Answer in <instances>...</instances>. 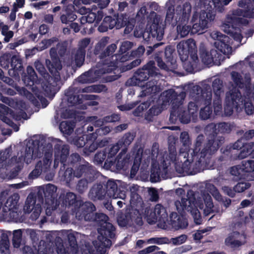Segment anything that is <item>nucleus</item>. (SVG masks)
I'll return each instance as SVG.
<instances>
[{
    "label": "nucleus",
    "mask_w": 254,
    "mask_h": 254,
    "mask_svg": "<svg viewBox=\"0 0 254 254\" xmlns=\"http://www.w3.org/2000/svg\"><path fill=\"white\" fill-rule=\"evenodd\" d=\"M176 144H168L169 154L166 156L165 160L169 165L174 163L175 170L180 174L186 173L193 175L200 172L203 167L208 165L211 156L219 148V144H194L191 150L190 145L183 144L177 155Z\"/></svg>",
    "instance_id": "f257e3e1"
},
{
    "label": "nucleus",
    "mask_w": 254,
    "mask_h": 254,
    "mask_svg": "<svg viewBox=\"0 0 254 254\" xmlns=\"http://www.w3.org/2000/svg\"><path fill=\"white\" fill-rule=\"evenodd\" d=\"M199 7L193 14L191 22L192 28L185 24L186 19L190 12L191 6L189 4L184 5L185 12H183L184 20L183 23L177 27V32L181 37L187 36L190 31L192 34L203 33V31L208 28V23L213 21L215 16V13L211 8L209 3H207L206 0H200Z\"/></svg>",
    "instance_id": "f03ea898"
},
{
    "label": "nucleus",
    "mask_w": 254,
    "mask_h": 254,
    "mask_svg": "<svg viewBox=\"0 0 254 254\" xmlns=\"http://www.w3.org/2000/svg\"><path fill=\"white\" fill-rule=\"evenodd\" d=\"M238 6V9L227 15L221 25L222 29L237 43L234 47L238 46L242 39L240 25L248 23L247 18L254 17V0H240Z\"/></svg>",
    "instance_id": "7ed1b4c3"
},
{
    "label": "nucleus",
    "mask_w": 254,
    "mask_h": 254,
    "mask_svg": "<svg viewBox=\"0 0 254 254\" xmlns=\"http://www.w3.org/2000/svg\"><path fill=\"white\" fill-rule=\"evenodd\" d=\"M136 187H132L130 191V205L117 213V220L119 226L131 227L141 226L143 224L142 214L144 204L141 197L135 191Z\"/></svg>",
    "instance_id": "20e7f679"
},
{
    "label": "nucleus",
    "mask_w": 254,
    "mask_h": 254,
    "mask_svg": "<svg viewBox=\"0 0 254 254\" xmlns=\"http://www.w3.org/2000/svg\"><path fill=\"white\" fill-rule=\"evenodd\" d=\"M28 146L26 144V152L31 156L32 159L40 158L36 164L35 169L29 174L28 178L34 179L39 177L42 173H45L50 170L52 162L53 148L52 144H31Z\"/></svg>",
    "instance_id": "39448f33"
},
{
    "label": "nucleus",
    "mask_w": 254,
    "mask_h": 254,
    "mask_svg": "<svg viewBox=\"0 0 254 254\" xmlns=\"http://www.w3.org/2000/svg\"><path fill=\"white\" fill-rule=\"evenodd\" d=\"M108 220L109 217L107 215L104 218L99 217L95 222L98 226L97 230L100 235L92 242L94 249L91 247L88 249L90 254H105L107 249L111 246V239L115 238L116 228Z\"/></svg>",
    "instance_id": "423d86ee"
},
{
    "label": "nucleus",
    "mask_w": 254,
    "mask_h": 254,
    "mask_svg": "<svg viewBox=\"0 0 254 254\" xmlns=\"http://www.w3.org/2000/svg\"><path fill=\"white\" fill-rule=\"evenodd\" d=\"M222 144H219V145ZM227 144L225 147H220L222 155L218 158V161H231L235 160H241L246 158L249 155L252 156V149L254 147V144H242L240 146L239 144H232L233 146Z\"/></svg>",
    "instance_id": "0eeeda50"
},
{
    "label": "nucleus",
    "mask_w": 254,
    "mask_h": 254,
    "mask_svg": "<svg viewBox=\"0 0 254 254\" xmlns=\"http://www.w3.org/2000/svg\"><path fill=\"white\" fill-rule=\"evenodd\" d=\"M69 154V146L68 144H64L62 147L60 144H56L55 146V158L54 161V168L56 169L59 166V163H61V168L60 173L64 172L63 177L64 180L67 183H69L73 177L74 170L72 167H67L66 160Z\"/></svg>",
    "instance_id": "6e6552de"
},
{
    "label": "nucleus",
    "mask_w": 254,
    "mask_h": 254,
    "mask_svg": "<svg viewBox=\"0 0 254 254\" xmlns=\"http://www.w3.org/2000/svg\"><path fill=\"white\" fill-rule=\"evenodd\" d=\"M178 53L184 62V67L186 71L191 72L195 63L197 60L196 45L194 41L189 39L180 42L177 46Z\"/></svg>",
    "instance_id": "1a4fd4ad"
},
{
    "label": "nucleus",
    "mask_w": 254,
    "mask_h": 254,
    "mask_svg": "<svg viewBox=\"0 0 254 254\" xmlns=\"http://www.w3.org/2000/svg\"><path fill=\"white\" fill-rule=\"evenodd\" d=\"M187 198H182L181 202L179 201L182 210H184V205L186 206H192L193 205L198 206L200 209L204 208V203L205 205V208L204 209V213L206 216L208 215L213 212V207L214 206L212 199L211 195L206 192H203L201 193V197H199L197 200L196 199L194 192L192 190H189L187 194Z\"/></svg>",
    "instance_id": "9d476101"
},
{
    "label": "nucleus",
    "mask_w": 254,
    "mask_h": 254,
    "mask_svg": "<svg viewBox=\"0 0 254 254\" xmlns=\"http://www.w3.org/2000/svg\"><path fill=\"white\" fill-rule=\"evenodd\" d=\"M96 210L94 204L90 201H86L82 204L79 202V205L75 208L76 218L79 221L84 220L95 222L99 217L103 218L107 217V215L103 213H96Z\"/></svg>",
    "instance_id": "9b49d317"
},
{
    "label": "nucleus",
    "mask_w": 254,
    "mask_h": 254,
    "mask_svg": "<svg viewBox=\"0 0 254 254\" xmlns=\"http://www.w3.org/2000/svg\"><path fill=\"white\" fill-rule=\"evenodd\" d=\"M110 148H105L102 151H98L94 157V162L97 165H102L104 161V167L109 170L112 168L113 162V157L115 156L119 151L121 146L126 144H113Z\"/></svg>",
    "instance_id": "f8f14e48"
},
{
    "label": "nucleus",
    "mask_w": 254,
    "mask_h": 254,
    "mask_svg": "<svg viewBox=\"0 0 254 254\" xmlns=\"http://www.w3.org/2000/svg\"><path fill=\"white\" fill-rule=\"evenodd\" d=\"M76 234L70 232L67 234V241L64 243L61 238H58L55 244L57 254H76L78 252Z\"/></svg>",
    "instance_id": "ddd939ff"
},
{
    "label": "nucleus",
    "mask_w": 254,
    "mask_h": 254,
    "mask_svg": "<svg viewBox=\"0 0 254 254\" xmlns=\"http://www.w3.org/2000/svg\"><path fill=\"white\" fill-rule=\"evenodd\" d=\"M106 194L110 198H121L124 199L126 197V193L128 192V186L121 181H115L109 179L104 184Z\"/></svg>",
    "instance_id": "4468645a"
},
{
    "label": "nucleus",
    "mask_w": 254,
    "mask_h": 254,
    "mask_svg": "<svg viewBox=\"0 0 254 254\" xmlns=\"http://www.w3.org/2000/svg\"><path fill=\"white\" fill-rule=\"evenodd\" d=\"M240 93L238 92L236 87L231 89V92L226 95V104L224 107L225 114L226 116H230L233 113V108L235 106L238 111L239 108H241L243 105V100L240 98Z\"/></svg>",
    "instance_id": "2eb2a0df"
},
{
    "label": "nucleus",
    "mask_w": 254,
    "mask_h": 254,
    "mask_svg": "<svg viewBox=\"0 0 254 254\" xmlns=\"http://www.w3.org/2000/svg\"><path fill=\"white\" fill-rule=\"evenodd\" d=\"M211 36L212 38L216 39L215 43V47L221 53L225 55H229L232 53L233 42H231L228 36L223 35L217 31L212 32Z\"/></svg>",
    "instance_id": "dca6fc26"
},
{
    "label": "nucleus",
    "mask_w": 254,
    "mask_h": 254,
    "mask_svg": "<svg viewBox=\"0 0 254 254\" xmlns=\"http://www.w3.org/2000/svg\"><path fill=\"white\" fill-rule=\"evenodd\" d=\"M127 147L125 145L116 158L115 156L113 157L112 161L115 162L112 167H115L118 170H127L131 160L130 155L127 154Z\"/></svg>",
    "instance_id": "f3484780"
},
{
    "label": "nucleus",
    "mask_w": 254,
    "mask_h": 254,
    "mask_svg": "<svg viewBox=\"0 0 254 254\" xmlns=\"http://www.w3.org/2000/svg\"><path fill=\"white\" fill-rule=\"evenodd\" d=\"M163 166L153 164L151 165L150 180L152 183H156L161 181V178L166 179L168 174V164L165 159L163 161Z\"/></svg>",
    "instance_id": "a211bd4d"
},
{
    "label": "nucleus",
    "mask_w": 254,
    "mask_h": 254,
    "mask_svg": "<svg viewBox=\"0 0 254 254\" xmlns=\"http://www.w3.org/2000/svg\"><path fill=\"white\" fill-rule=\"evenodd\" d=\"M246 239L247 235L245 232L233 231L225 239V243L226 246L236 249L244 245L246 242Z\"/></svg>",
    "instance_id": "6ab92c4d"
},
{
    "label": "nucleus",
    "mask_w": 254,
    "mask_h": 254,
    "mask_svg": "<svg viewBox=\"0 0 254 254\" xmlns=\"http://www.w3.org/2000/svg\"><path fill=\"white\" fill-rule=\"evenodd\" d=\"M23 254H56L55 248L50 244L43 243L38 246V249L25 246L23 249Z\"/></svg>",
    "instance_id": "aec40b11"
},
{
    "label": "nucleus",
    "mask_w": 254,
    "mask_h": 254,
    "mask_svg": "<svg viewBox=\"0 0 254 254\" xmlns=\"http://www.w3.org/2000/svg\"><path fill=\"white\" fill-rule=\"evenodd\" d=\"M107 193L104 184L100 183L94 184L90 188L88 194V197L92 200L95 201L103 200Z\"/></svg>",
    "instance_id": "412c9836"
},
{
    "label": "nucleus",
    "mask_w": 254,
    "mask_h": 254,
    "mask_svg": "<svg viewBox=\"0 0 254 254\" xmlns=\"http://www.w3.org/2000/svg\"><path fill=\"white\" fill-rule=\"evenodd\" d=\"M202 62L206 65H211L213 63L217 64L221 58L215 50L210 51H202L200 53Z\"/></svg>",
    "instance_id": "4be33fe9"
},
{
    "label": "nucleus",
    "mask_w": 254,
    "mask_h": 254,
    "mask_svg": "<svg viewBox=\"0 0 254 254\" xmlns=\"http://www.w3.org/2000/svg\"><path fill=\"white\" fill-rule=\"evenodd\" d=\"M73 10L77 11L82 15H85L89 11L85 6H82L77 10V8H75L74 6L72 5H68L65 9L67 15H63L61 17V21L63 23H67L68 21H72L76 18V15L73 13H70V12L73 11Z\"/></svg>",
    "instance_id": "5701e85b"
},
{
    "label": "nucleus",
    "mask_w": 254,
    "mask_h": 254,
    "mask_svg": "<svg viewBox=\"0 0 254 254\" xmlns=\"http://www.w3.org/2000/svg\"><path fill=\"white\" fill-rule=\"evenodd\" d=\"M57 187L52 184L47 185L43 189L45 203L60 202L57 199Z\"/></svg>",
    "instance_id": "b1692460"
},
{
    "label": "nucleus",
    "mask_w": 254,
    "mask_h": 254,
    "mask_svg": "<svg viewBox=\"0 0 254 254\" xmlns=\"http://www.w3.org/2000/svg\"><path fill=\"white\" fill-rule=\"evenodd\" d=\"M134 149L136 150L134 152V159L132 166L130 170V175L135 176L137 174L142 160V153L143 151V147L140 146L138 147V144H134Z\"/></svg>",
    "instance_id": "393cba45"
},
{
    "label": "nucleus",
    "mask_w": 254,
    "mask_h": 254,
    "mask_svg": "<svg viewBox=\"0 0 254 254\" xmlns=\"http://www.w3.org/2000/svg\"><path fill=\"white\" fill-rule=\"evenodd\" d=\"M170 224L176 229L185 228L188 225L187 219L183 215H179L177 212H172L170 215Z\"/></svg>",
    "instance_id": "a878e982"
},
{
    "label": "nucleus",
    "mask_w": 254,
    "mask_h": 254,
    "mask_svg": "<svg viewBox=\"0 0 254 254\" xmlns=\"http://www.w3.org/2000/svg\"><path fill=\"white\" fill-rule=\"evenodd\" d=\"M242 170L247 173V177L251 181L254 180V160L243 161L242 162Z\"/></svg>",
    "instance_id": "bb28decb"
},
{
    "label": "nucleus",
    "mask_w": 254,
    "mask_h": 254,
    "mask_svg": "<svg viewBox=\"0 0 254 254\" xmlns=\"http://www.w3.org/2000/svg\"><path fill=\"white\" fill-rule=\"evenodd\" d=\"M153 218L156 220L164 221L167 218L168 214L165 208L161 204H157L153 210Z\"/></svg>",
    "instance_id": "cd10ccee"
},
{
    "label": "nucleus",
    "mask_w": 254,
    "mask_h": 254,
    "mask_svg": "<svg viewBox=\"0 0 254 254\" xmlns=\"http://www.w3.org/2000/svg\"><path fill=\"white\" fill-rule=\"evenodd\" d=\"M184 206H184L185 209L183 210L187 211L191 214L194 219V222L197 225L201 224L202 218L200 213L198 209V206L194 205L192 206H190V205H189V206H186L185 205Z\"/></svg>",
    "instance_id": "c85d7f7f"
},
{
    "label": "nucleus",
    "mask_w": 254,
    "mask_h": 254,
    "mask_svg": "<svg viewBox=\"0 0 254 254\" xmlns=\"http://www.w3.org/2000/svg\"><path fill=\"white\" fill-rule=\"evenodd\" d=\"M79 203L76 199V194L72 192H68L66 193L64 198L63 201V206L69 207L71 206H74V209L75 206L78 205Z\"/></svg>",
    "instance_id": "c756f323"
},
{
    "label": "nucleus",
    "mask_w": 254,
    "mask_h": 254,
    "mask_svg": "<svg viewBox=\"0 0 254 254\" xmlns=\"http://www.w3.org/2000/svg\"><path fill=\"white\" fill-rule=\"evenodd\" d=\"M19 199V195L17 193L13 194L7 198L4 204V207H6L8 211L17 210Z\"/></svg>",
    "instance_id": "7c9ffc66"
},
{
    "label": "nucleus",
    "mask_w": 254,
    "mask_h": 254,
    "mask_svg": "<svg viewBox=\"0 0 254 254\" xmlns=\"http://www.w3.org/2000/svg\"><path fill=\"white\" fill-rule=\"evenodd\" d=\"M103 17V13L101 11H98V15L94 12L89 11L87 15L82 16L81 19V22L84 23L85 22L92 23L95 20L99 21Z\"/></svg>",
    "instance_id": "2f4dec72"
},
{
    "label": "nucleus",
    "mask_w": 254,
    "mask_h": 254,
    "mask_svg": "<svg viewBox=\"0 0 254 254\" xmlns=\"http://www.w3.org/2000/svg\"><path fill=\"white\" fill-rule=\"evenodd\" d=\"M121 19L118 18L117 20V23L116 22L115 20H112L110 17H106L104 19V23L102 25L99 26V30L101 32L105 31L107 30L108 25L107 24V22H111V24L109 25L110 29H112L114 27V24L116 23V26L117 29H119L123 26V24L120 25L119 23Z\"/></svg>",
    "instance_id": "473e14b6"
},
{
    "label": "nucleus",
    "mask_w": 254,
    "mask_h": 254,
    "mask_svg": "<svg viewBox=\"0 0 254 254\" xmlns=\"http://www.w3.org/2000/svg\"><path fill=\"white\" fill-rule=\"evenodd\" d=\"M83 164H80L77 167H74V176L78 178H81L82 176H85V174H86L87 171L90 166L91 164H90L88 162L83 161Z\"/></svg>",
    "instance_id": "72a5a7b5"
},
{
    "label": "nucleus",
    "mask_w": 254,
    "mask_h": 254,
    "mask_svg": "<svg viewBox=\"0 0 254 254\" xmlns=\"http://www.w3.org/2000/svg\"><path fill=\"white\" fill-rule=\"evenodd\" d=\"M67 158L68 160L67 162L66 161V164L72 168L77 167L81 162L85 161V160L77 153H72L70 156L68 155Z\"/></svg>",
    "instance_id": "f704fd0d"
},
{
    "label": "nucleus",
    "mask_w": 254,
    "mask_h": 254,
    "mask_svg": "<svg viewBox=\"0 0 254 254\" xmlns=\"http://www.w3.org/2000/svg\"><path fill=\"white\" fill-rule=\"evenodd\" d=\"M59 139L57 138H54L53 137H47L43 135H35L32 136L30 139L28 140V142H31L32 143H40V142H47L51 143L58 142Z\"/></svg>",
    "instance_id": "c9c22d12"
},
{
    "label": "nucleus",
    "mask_w": 254,
    "mask_h": 254,
    "mask_svg": "<svg viewBox=\"0 0 254 254\" xmlns=\"http://www.w3.org/2000/svg\"><path fill=\"white\" fill-rule=\"evenodd\" d=\"M99 174L100 173L96 170L94 167L91 165L86 174H85L84 179L87 180L89 183H91L98 178Z\"/></svg>",
    "instance_id": "e433bc0d"
},
{
    "label": "nucleus",
    "mask_w": 254,
    "mask_h": 254,
    "mask_svg": "<svg viewBox=\"0 0 254 254\" xmlns=\"http://www.w3.org/2000/svg\"><path fill=\"white\" fill-rule=\"evenodd\" d=\"M36 200L33 195H28L23 207V210L25 213H30L33 209V206L35 205Z\"/></svg>",
    "instance_id": "4c0bfd02"
},
{
    "label": "nucleus",
    "mask_w": 254,
    "mask_h": 254,
    "mask_svg": "<svg viewBox=\"0 0 254 254\" xmlns=\"http://www.w3.org/2000/svg\"><path fill=\"white\" fill-rule=\"evenodd\" d=\"M0 99L3 102L8 104L10 106H11L15 109L22 110L23 109H24L26 107L25 103H22V102H15L11 99L2 97L0 93Z\"/></svg>",
    "instance_id": "58836bf2"
},
{
    "label": "nucleus",
    "mask_w": 254,
    "mask_h": 254,
    "mask_svg": "<svg viewBox=\"0 0 254 254\" xmlns=\"http://www.w3.org/2000/svg\"><path fill=\"white\" fill-rule=\"evenodd\" d=\"M88 181L84 178L79 179L75 186V190L79 194H83L88 188Z\"/></svg>",
    "instance_id": "ea45409f"
},
{
    "label": "nucleus",
    "mask_w": 254,
    "mask_h": 254,
    "mask_svg": "<svg viewBox=\"0 0 254 254\" xmlns=\"http://www.w3.org/2000/svg\"><path fill=\"white\" fill-rule=\"evenodd\" d=\"M9 242L8 237L6 235L2 234L0 241V253L1 254H7V251H9Z\"/></svg>",
    "instance_id": "a19ab883"
},
{
    "label": "nucleus",
    "mask_w": 254,
    "mask_h": 254,
    "mask_svg": "<svg viewBox=\"0 0 254 254\" xmlns=\"http://www.w3.org/2000/svg\"><path fill=\"white\" fill-rule=\"evenodd\" d=\"M74 125L66 121L62 122L60 126L61 132L64 135H69L73 131Z\"/></svg>",
    "instance_id": "79ce46f5"
},
{
    "label": "nucleus",
    "mask_w": 254,
    "mask_h": 254,
    "mask_svg": "<svg viewBox=\"0 0 254 254\" xmlns=\"http://www.w3.org/2000/svg\"><path fill=\"white\" fill-rule=\"evenodd\" d=\"M106 144H90L83 148L82 155L88 156L92 152H94L99 147L105 146Z\"/></svg>",
    "instance_id": "37998d69"
},
{
    "label": "nucleus",
    "mask_w": 254,
    "mask_h": 254,
    "mask_svg": "<svg viewBox=\"0 0 254 254\" xmlns=\"http://www.w3.org/2000/svg\"><path fill=\"white\" fill-rule=\"evenodd\" d=\"M22 232L20 229L13 231L12 237V244L14 248H18L20 247L22 240Z\"/></svg>",
    "instance_id": "c03bdc74"
},
{
    "label": "nucleus",
    "mask_w": 254,
    "mask_h": 254,
    "mask_svg": "<svg viewBox=\"0 0 254 254\" xmlns=\"http://www.w3.org/2000/svg\"><path fill=\"white\" fill-rule=\"evenodd\" d=\"M212 86L215 98H220L223 93L222 81L219 79H215L213 82Z\"/></svg>",
    "instance_id": "a18cd8bd"
},
{
    "label": "nucleus",
    "mask_w": 254,
    "mask_h": 254,
    "mask_svg": "<svg viewBox=\"0 0 254 254\" xmlns=\"http://www.w3.org/2000/svg\"><path fill=\"white\" fill-rule=\"evenodd\" d=\"M242 169V165H236L230 168V173L232 175L237 177L238 179H241L244 175Z\"/></svg>",
    "instance_id": "49530a36"
},
{
    "label": "nucleus",
    "mask_w": 254,
    "mask_h": 254,
    "mask_svg": "<svg viewBox=\"0 0 254 254\" xmlns=\"http://www.w3.org/2000/svg\"><path fill=\"white\" fill-rule=\"evenodd\" d=\"M251 185L248 182H239L234 187L236 190V193L244 192L246 190L249 189Z\"/></svg>",
    "instance_id": "de8ad7c7"
},
{
    "label": "nucleus",
    "mask_w": 254,
    "mask_h": 254,
    "mask_svg": "<svg viewBox=\"0 0 254 254\" xmlns=\"http://www.w3.org/2000/svg\"><path fill=\"white\" fill-rule=\"evenodd\" d=\"M8 29V26L3 24L1 27V34L4 36V40L6 42H9L13 36V32Z\"/></svg>",
    "instance_id": "09e8293b"
},
{
    "label": "nucleus",
    "mask_w": 254,
    "mask_h": 254,
    "mask_svg": "<svg viewBox=\"0 0 254 254\" xmlns=\"http://www.w3.org/2000/svg\"><path fill=\"white\" fill-rule=\"evenodd\" d=\"M33 208L30 218L32 220H36L38 218L41 214L42 207L40 204L37 203L36 205H33Z\"/></svg>",
    "instance_id": "8fccbe9b"
},
{
    "label": "nucleus",
    "mask_w": 254,
    "mask_h": 254,
    "mask_svg": "<svg viewBox=\"0 0 254 254\" xmlns=\"http://www.w3.org/2000/svg\"><path fill=\"white\" fill-rule=\"evenodd\" d=\"M47 205L46 208V214L47 216H50L52 214V212L53 211L56 210L58 207L60 205V202H55L54 203H45Z\"/></svg>",
    "instance_id": "3c124183"
},
{
    "label": "nucleus",
    "mask_w": 254,
    "mask_h": 254,
    "mask_svg": "<svg viewBox=\"0 0 254 254\" xmlns=\"http://www.w3.org/2000/svg\"><path fill=\"white\" fill-rule=\"evenodd\" d=\"M214 7L221 11L222 7L227 5L232 0H211Z\"/></svg>",
    "instance_id": "603ef678"
},
{
    "label": "nucleus",
    "mask_w": 254,
    "mask_h": 254,
    "mask_svg": "<svg viewBox=\"0 0 254 254\" xmlns=\"http://www.w3.org/2000/svg\"><path fill=\"white\" fill-rule=\"evenodd\" d=\"M223 192L231 197H234L236 195V190L234 187L225 186L222 188Z\"/></svg>",
    "instance_id": "864d4df0"
},
{
    "label": "nucleus",
    "mask_w": 254,
    "mask_h": 254,
    "mask_svg": "<svg viewBox=\"0 0 254 254\" xmlns=\"http://www.w3.org/2000/svg\"><path fill=\"white\" fill-rule=\"evenodd\" d=\"M212 114V111L210 110L209 106H205L203 109H201L200 112V117L203 119L206 120L210 118Z\"/></svg>",
    "instance_id": "5fc2aeb1"
},
{
    "label": "nucleus",
    "mask_w": 254,
    "mask_h": 254,
    "mask_svg": "<svg viewBox=\"0 0 254 254\" xmlns=\"http://www.w3.org/2000/svg\"><path fill=\"white\" fill-rule=\"evenodd\" d=\"M27 73L30 75V81H28L27 84L29 85H31L33 84L35 80L36 79V75L35 73V71L32 67L29 66L27 69Z\"/></svg>",
    "instance_id": "6e6d98bb"
},
{
    "label": "nucleus",
    "mask_w": 254,
    "mask_h": 254,
    "mask_svg": "<svg viewBox=\"0 0 254 254\" xmlns=\"http://www.w3.org/2000/svg\"><path fill=\"white\" fill-rule=\"evenodd\" d=\"M207 190L215 197L220 196V194L217 188L213 184H209L207 186Z\"/></svg>",
    "instance_id": "4d7b16f0"
},
{
    "label": "nucleus",
    "mask_w": 254,
    "mask_h": 254,
    "mask_svg": "<svg viewBox=\"0 0 254 254\" xmlns=\"http://www.w3.org/2000/svg\"><path fill=\"white\" fill-rule=\"evenodd\" d=\"M187 239L186 235H182L176 238H172V242L175 245H181L185 243Z\"/></svg>",
    "instance_id": "13d9d810"
},
{
    "label": "nucleus",
    "mask_w": 254,
    "mask_h": 254,
    "mask_svg": "<svg viewBox=\"0 0 254 254\" xmlns=\"http://www.w3.org/2000/svg\"><path fill=\"white\" fill-rule=\"evenodd\" d=\"M17 210H11L9 211V215L10 218L14 222H18L20 221L21 216V213L18 212Z\"/></svg>",
    "instance_id": "bf43d9fd"
},
{
    "label": "nucleus",
    "mask_w": 254,
    "mask_h": 254,
    "mask_svg": "<svg viewBox=\"0 0 254 254\" xmlns=\"http://www.w3.org/2000/svg\"><path fill=\"white\" fill-rule=\"evenodd\" d=\"M232 79L236 86H238L241 89L244 87V83L240 81L239 75L236 72H233L231 74Z\"/></svg>",
    "instance_id": "052dcab7"
},
{
    "label": "nucleus",
    "mask_w": 254,
    "mask_h": 254,
    "mask_svg": "<svg viewBox=\"0 0 254 254\" xmlns=\"http://www.w3.org/2000/svg\"><path fill=\"white\" fill-rule=\"evenodd\" d=\"M214 112L216 115L219 114L222 111V106L220 98H215L213 103Z\"/></svg>",
    "instance_id": "680f3d73"
},
{
    "label": "nucleus",
    "mask_w": 254,
    "mask_h": 254,
    "mask_svg": "<svg viewBox=\"0 0 254 254\" xmlns=\"http://www.w3.org/2000/svg\"><path fill=\"white\" fill-rule=\"evenodd\" d=\"M11 65L14 69H18L21 66V61L17 57L14 56L11 59Z\"/></svg>",
    "instance_id": "e2e57ef3"
},
{
    "label": "nucleus",
    "mask_w": 254,
    "mask_h": 254,
    "mask_svg": "<svg viewBox=\"0 0 254 254\" xmlns=\"http://www.w3.org/2000/svg\"><path fill=\"white\" fill-rule=\"evenodd\" d=\"M245 98H246V97H245ZM246 99H245L244 101V107L245 111L248 115H251L253 114L254 111L253 106L251 102H247Z\"/></svg>",
    "instance_id": "0e129e2a"
},
{
    "label": "nucleus",
    "mask_w": 254,
    "mask_h": 254,
    "mask_svg": "<svg viewBox=\"0 0 254 254\" xmlns=\"http://www.w3.org/2000/svg\"><path fill=\"white\" fill-rule=\"evenodd\" d=\"M249 83V79H247L245 84V90L246 95L249 98L254 97V85L253 88H248L247 85Z\"/></svg>",
    "instance_id": "69168bd1"
},
{
    "label": "nucleus",
    "mask_w": 254,
    "mask_h": 254,
    "mask_svg": "<svg viewBox=\"0 0 254 254\" xmlns=\"http://www.w3.org/2000/svg\"><path fill=\"white\" fill-rule=\"evenodd\" d=\"M75 63L78 66H80L84 60V55L83 52H80L75 57Z\"/></svg>",
    "instance_id": "338daca9"
},
{
    "label": "nucleus",
    "mask_w": 254,
    "mask_h": 254,
    "mask_svg": "<svg viewBox=\"0 0 254 254\" xmlns=\"http://www.w3.org/2000/svg\"><path fill=\"white\" fill-rule=\"evenodd\" d=\"M217 129L218 131L221 133L228 132L229 130V126L226 123H221L218 125Z\"/></svg>",
    "instance_id": "774afa93"
}]
</instances>
